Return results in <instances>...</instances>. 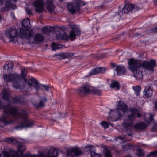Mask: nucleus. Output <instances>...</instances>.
I'll return each instance as SVG.
<instances>
[{
	"instance_id": "f3484780",
	"label": "nucleus",
	"mask_w": 157,
	"mask_h": 157,
	"mask_svg": "<svg viewBox=\"0 0 157 157\" xmlns=\"http://www.w3.org/2000/svg\"><path fill=\"white\" fill-rule=\"evenodd\" d=\"M106 71V69L103 67H97L93 69L89 73V76H91L99 73H103Z\"/></svg>"
},
{
	"instance_id": "13d9d810",
	"label": "nucleus",
	"mask_w": 157,
	"mask_h": 157,
	"mask_svg": "<svg viewBox=\"0 0 157 157\" xmlns=\"http://www.w3.org/2000/svg\"><path fill=\"white\" fill-rule=\"evenodd\" d=\"M1 19H2L1 17V16L0 15V21L1 20Z\"/></svg>"
},
{
	"instance_id": "79ce46f5",
	"label": "nucleus",
	"mask_w": 157,
	"mask_h": 157,
	"mask_svg": "<svg viewBox=\"0 0 157 157\" xmlns=\"http://www.w3.org/2000/svg\"><path fill=\"white\" fill-rule=\"evenodd\" d=\"M3 155V157H12L11 154L6 151H4Z\"/></svg>"
},
{
	"instance_id": "1a4fd4ad",
	"label": "nucleus",
	"mask_w": 157,
	"mask_h": 157,
	"mask_svg": "<svg viewBox=\"0 0 157 157\" xmlns=\"http://www.w3.org/2000/svg\"><path fill=\"white\" fill-rule=\"evenodd\" d=\"M85 5L84 2L82 1H77L73 3L68 4L67 5V8L69 12L71 14L78 11L81 6Z\"/></svg>"
},
{
	"instance_id": "bf43d9fd",
	"label": "nucleus",
	"mask_w": 157,
	"mask_h": 157,
	"mask_svg": "<svg viewBox=\"0 0 157 157\" xmlns=\"http://www.w3.org/2000/svg\"><path fill=\"white\" fill-rule=\"evenodd\" d=\"M156 3L157 4V0H156Z\"/></svg>"
},
{
	"instance_id": "f8f14e48",
	"label": "nucleus",
	"mask_w": 157,
	"mask_h": 157,
	"mask_svg": "<svg viewBox=\"0 0 157 157\" xmlns=\"http://www.w3.org/2000/svg\"><path fill=\"white\" fill-rule=\"evenodd\" d=\"M36 0L33 2V5L35 8V10L39 13H41L44 10V0Z\"/></svg>"
},
{
	"instance_id": "b1692460",
	"label": "nucleus",
	"mask_w": 157,
	"mask_h": 157,
	"mask_svg": "<svg viewBox=\"0 0 157 157\" xmlns=\"http://www.w3.org/2000/svg\"><path fill=\"white\" fill-rule=\"evenodd\" d=\"M147 126V124L142 122L138 123L135 124L134 128L138 130L141 131L145 129Z\"/></svg>"
},
{
	"instance_id": "58836bf2",
	"label": "nucleus",
	"mask_w": 157,
	"mask_h": 157,
	"mask_svg": "<svg viewBox=\"0 0 157 157\" xmlns=\"http://www.w3.org/2000/svg\"><path fill=\"white\" fill-rule=\"evenodd\" d=\"M151 156H153V157H157V150L150 152L147 155V157H150Z\"/></svg>"
},
{
	"instance_id": "4d7b16f0",
	"label": "nucleus",
	"mask_w": 157,
	"mask_h": 157,
	"mask_svg": "<svg viewBox=\"0 0 157 157\" xmlns=\"http://www.w3.org/2000/svg\"><path fill=\"white\" fill-rule=\"evenodd\" d=\"M116 16L119 15V13H116Z\"/></svg>"
},
{
	"instance_id": "cd10ccee",
	"label": "nucleus",
	"mask_w": 157,
	"mask_h": 157,
	"mask_svg": "<svg viewBox=\"0 0 157 157\" xmlns=\"http://www.w3.org/2000/svg\"><path fill=\"white\" fill-rule=\"evenodd\" d=\"M27 73V70L25 68H22L21 69V76L23 78V79L25 83L28 84V81H27V80L25 78V77L26 76V75Z\"/></svg>"
},
{
	"instance_id": "6e6d98bb",
	"label": "nucleus",
	"mask_w": 157,
	"mask_h": 157,
	"mask_svg": "<svg viewBox=\"0 0 157 157\" xmlns=\"http://www.w3.org/2000/svg\"><path fill=\"white\" fill-rule=\"evenodd\" d=\"M6 64L5 65H4V66H3V69H4V70H6Z\"/></svg>"
},
{
	"instance_id": "052dcab7",
	"label": "nucleus",
	"mask_w": 157,
	"mask_h": 157,
	"mask_svg": "<svg viewBox=\"0 0 157 157\" xmlns=\"http://www.w3.org/2000/svg\"><path fill=\"white\" fill-rule=\"evenodd\" d=\"M1 154H0V157H1Z\"/></svg>"
},
{
	"instance_id": "603ef678",
	"label": "nucleus",
	"mask_w": 157,
	"mask_h": 157,
	"mask_svg": "<svg viewBox=\"0 0 157 157\" xmlns=\"http://www.w3.org/2000/svg\"><path fill=\"white\" fill-rule=\"evenodd\" d=\"M111 66L112 67V68H114V67H115L116 66V65H115V64H114V63H112L111 64Z\"/></svg>"
},
{
	"instance_id": "de8ad7c7",
	"label": "nucleus",
	"mask_w": 157,
	"mask_h": 157,
	"mask_svg": "<svg viewBox=\"0 0 157 157\" xmlns=\"http://www.w3.org/2000/svg\"><path fill=\"white\" fill-rule=\"evenodd\" d=\"M6 3V2L5 0H0V6H3V5L5 4Z\"/></svg>"
},
{
	"instance_id": "7c9ffc66",
	"label": "nucleus",
	"mask_w": 157,
	"mask_h": 157,
	"mask_svg": "<svg viewBox=\"0 0 157 157\" xmlns=\"http://www.w3.org/2000/svg\"><path fill=\"white\" fill-rule=\"evenodd\" d=\"M132 88L135 91V94L136 96H139L141 90L140 87L139 85H137L136 86H133Z\"/></svg>"
},
{
	"instance_id": "c756f323",
	"label": "nucleus",
	"mask_w": 157,
	"mask_h": 157,
	"mask_svg": "<svg viewBox=\"0 0 157 157\" xmlns=\"http://www.w3.org/2000/svg\"><path fill=\"white\" fill-rule=\"evenodd\" d=\"M110 87L112 88H116L117 90H119L120 88L119 82L113 80H111Z\"/></svg>"
},
{
	"instance_id": "72a5a7b5",
	"label": "nucleus",
	"mask_w": 157,
	"mask_h": 157,
	"mask_svg": "<svg viewBox=\"0 0 157 157\" xmlns=\"http://www.w3.org/2000/svg\"><path fill=\"white\" fill-rule=\"evenodd\" d=\"M22 99L21 98L17 97L13 98L12 99V101L14 103L21 104L23 101L21 100Z\"/></svg>"
},
{
	"instance_id": "f03ea898",
	"label": "nucleus",
	"mask_w": 157,
	"mask_h": 157,
	"mask_svg": "<svg viewBox=\"0 0 157 157\" xmlns=\"http://www.w3.org/2000/svg\"><path fill=\"white\" fill-rule=\"evenodd\" d=\"M128 69L132 72L143 67L152 73L154 71V68L156 66V61L154 59L149 61L144 60L140 63V61L132 58L128 59Z\"/></svg>"
},
{
	"instance_id": "a211bd4d",
	"label": "nucleus",
	"mask_w": 157,
	"mask_h": 157,
	"mask_svg": "<svg viewBox=\"0 0 157 157\" xmlns=\"http://www.w3.org/2000/svg\"><path fill=\"white\" fill-rule=\"evenodd\" d=\"M61 33L59 31L57 30L55 32L56 35V38L58 40H67L69 38L68 36L65 33Z\"/></svg>"
},
{
	"instance_id": "9d476101",
	"label": "nucleus",
	"mask_w": 157,
	"mask_h": 157,
	"mask_svg": "<svg viewBox=\"0 0 157 157\" xmlns=\"http://www.w3.org/2000/svg\"><path fill=\"white\" fill-rule=\"evenodd\" d=\"M28 85L29 86H33L36 89V92H38L41 87L43 86L46 91H48L49 87L46 85L40 84L34 78H31L29 80Z\"/></svg>"
},
{
	"instance_id": "c9c22d12",
	"label": "nucleus",
	"mask_w": 157,
	"mask_h": 157,
	"mask_svg": "<svg viewBox=\"0 0 157 157\" xmlns=\"http://www.w3.org/2000/svg\"><path fill=\"white\" fill-rule=\"evenodd\" d=\"M6 66L8 67V70L10 71L13 69L14 66V63L13 62L10 61L6 64Z\"/></svg>"
},
{
	"instance_id": "f704fd0d",
	"label": "nucleus",
	"mask_w": 157,
	"mask_h": 157,
	"mask_svg": "<svg viewBox=\"0 0 157 157\" xmlns=\"http://www.w3.org/2000/svg\"><path fill=\"white\" fill-rule=\"evenodd\" d=\"M93 90H91L90 93L100 95L101 93V91L100 90L95 89L93 87Z\"/></svg>"
},
{
	"instance_id": "423d86ee",
	"label": "nucleus",
	"mask_w": 157,
	"mask_h": 157,
	"mask_svg": "<svg viewBox=\"0 0 157 157\" xmlns=\"http://www.w3.org/2000/svg\"><path fill=\"white\" fill-rule=\"evenodd\" d=\"M3 78L5 81L12 82L13 83V86L16 89L20 88L19 84L20 75L17 73L10 74L8 75H4Z\"/></svg>"
},
{
	"instance_id": "09e8293b",
	"label": "nucleus",
	"mask_w": 157,
	"mask_h": 157,
	"mask_svg": "<svg viewBox=\"0 0 157 157\" xmlns=\"http://www.w3.org/2000/svg\"><path fill=\"white\" fill-rule=\"evenodd\" d=\"M152 31L153 32L157 33V27L153 29Z\"/></svg>"
},
{
	"instance_id": "f257e3e1",
	"label": "nucleus",
	"mask_w": 157,
	"mask_h": 157,
	"mask_svg": "<svg viewBox=\"0 0 157 157\" xmlns=\"http://www.w3.org/2000/svg\"><path fill=\"white\" fill-rule=\"evenodd\" d=\"M11 115L15 118L20 119L23 121V122L15 127L17 129H21L23 128H29L34 124L33 121L28 118V113L26 111L22 110L18 112V109L15 107L5 109L2 118L0 120L5 123V125L10 124L14 121L12 120H7V118L10 117Z\"/></svg>"
},
{
	"instance_id": "3c124183",
	"label": "nucleus",
	"mask_w": 157,
	"mask_h": 157,
	"mask_svg": "<svg viewBox=\"0 0 157 157\" xmlns=\"http://www.w3.org/2000/svg\"><path fill=\"white\" fill-rule=\"evenodd\" d=\"M150 117L149 118V121H151L153 119V116L150 114Z\"/></svg>"
},
{
	"instance_id": "a878e982",
	"label": "nucleus",
	"mask_w": 157,
	"mask_h": 157,
	"mask_svg": "<svg viewBox=\"0 0 157 157\" xmlns=\"http://www.w3.org/2000/svg\"><path fill=\"white\" fill-rule=\"evenodd\" d=\"M55 29L53 27H50L49 28L44 27L41 29L42 32L46 35H48L50 32H53Z\"/></svg>"
},
{
	"instance_id": "6ab92c4d",
	"label": "nucleus",
	"mask_w": 157,
	"mask_h": 157,
	"mask_svg": "<svg viewBox=\"0 0 157 157\" xmlns=\"http://www.w3.org/2000/svg\"><path fill=\"white\" fill-rule=\"evenodd\" d=\"M115 70L116 71L118 75H124L126 72V67L123 65H118L116 66Z\"/></svg>"
},
{
	"instance_id": "8fccbe9b",
	"label": "nucleus",
	"mask_w": 157,
	"mask_h": 157,
	"mask_svg": "<svg viewBox=\"0 0 157 157\" xmlns=\"http://www.w3.org/2000/svg\"><path fill=\"white\" fill-rule=\"evenodd\" d=\"M140 35V34L138 33H134V36H138Z\"/></svg>"
},
{
	"instance_id": "2f4dec72",
	"label": "nucleus",
	"mask_w": 157,
	"mask_h": 157,
	"mask_svg": "<svg viewBox=\"0 0 157 157\" xmlns=\"http://www.w3.org/2000/svg\"><path fill=\"white\" fill-rule=\"evenodd\" d=\"M93 146L92 145H89L88 146H86V148H89V150L90 152L91 155L92 157H101V155L99 154H95L94 152H93V153L94 154V156H93L92 152L91 151V149L92 147Z\"/></svg>"
},
{
	"instance_id": "39448f33",
	"label": "nucleus",
	"mask_w": 157,
	"mask_h": 157,
	"mask_svg": "<svg viewBox=\"0 0 157 157\" xmlns=\"http://www.w3.org/2000/svg\"><path fill=\"white\" fill-rule=\"evenodd\" d=\"M118 103L117 108L113 110H111V113H109V114H111L113 115L112 117L115 118L113 120L114 121L120 119L124 116L125 113L127 110L126 106L123 101H120Z\"/></svg>"
},
{
	"instance_id": "5701e85b",
	"label": "nucleus",
	"mask_w": 157,
	"mask_h": 157,
	"mask_svg": "<svg viewBox=\"0 0 157 157\" xmlns=\"http://www.w3.org/2000/svg\"><path fill=\"white\" fill-rule=\"evenodd\" d=\"M74 54L72 53H62L56 54L55 56H57L59 59H62L70 58Z\"/></svg>"
},
{
	"instance_id": "6e6552de",
	"label": "nucleus",
	"mask_w": 157,
	"mask_h": 157,
	"mask_svg": "<svg viewBox=\"0 0 157 157\" xmlns=\"http://www.w3.org/2000/svg\"><path fill=\"white\" fill-rule=\"evenodd\" d=\"M131 114H128V119L126 120L124 123V126L126 129H130L132 126L133 120L136 117V113L137 112V109L133 108L130 110Z\"/></svg>"
},
{
	"instance_id": "37998d69",
	"label": "nucleus",
	"mask_w": 157,
	"mask_h": 157,
	"mask_svg": "<svg viewBox=\"0 0 157 157\" xmlns=\"http://www.w3.org/2000/svg\"><path fill=\"white\" fill-rule=\"evenodd\" d=\"M52 48L53 50H55L57 49H58L59 47L57 44L55 43H52Z\"/></svg>"
},
{
	"instance_id": "bb28decb",
	"label": "nucleus",
	"mask_w": 157,
	"mask_h": 157,
	"mask_svg": "<svg viewBox=\"0 0 157 157\" xmlns=\"http://www.w3.org/2000/svg\"><path fill=\"white\" fill-rule=\"evenodd\" d=\"M4 5L5 6L1 9L0 11L1 12H4L10 10L13 6L12 4L9 3L7 1L6 2V4Z\"/></svg>"
},
{
	"instance_id": "864d4df0",
	"label": "nucleus",
	"mask_w": 157,
	"mask_h": 157,
	"mask_svg": "<svg viewBox=\"0 0 157 157\" xmlns=\"http://www.w3.org/2000/svg\"><path fill=\"white\" fill-rule=\"evenodd\" d=\"M102 9L105 8V5H102L100 6H99Z\"/></svg>"
},
{
	"instance_id": "c85d7f7f",
	"label": "nucleus",
	"mask_w": 157,
	"mask_h": 157,
	"mask_svg": "<svg viewBox=\"0 0 157 157\" xmlns=\"http://www.w3.org/2000/svg\"><path fill=\"white\" fill-rule=\"evenodd\" d=\"M10 93L6 90H3V98L7 101H10Z\"/></svg>"
},
{
	"instance_id": "473e14b6",
	"label": "nucleus",
	"mask_w": 157,
	"mask_h": 157,
	"mask_svg": "<svg viewBox=\"0 0 157 157\" xmlns=\"http://www.w3.org/2000/svg\"><path fill=\"white\" fill-rule=\"evenodd\" d=\"M132 134H128L124 136V137L120 136V139L124 141L125 139L127 141H129L132 139Z\"/></svg>"
},
{
	"instance_id": "49530a36",
	"label": "nucleus",
	"mask_w": 157,
	"mask_h": 157,
	"mask_svg": "<svg viewBox=\"0 0 157 157\" xmlns=\"http://www.w3.org/2000/svg\"><path fill=\"white\" fill-rule=\"evenodd\" d=\"M142 115V114L141 113H139L138 112V110L137 109V112L136 113V115L138 118L140 117Z\"/></svg>"
},
{
	"instance_id": "e433bc0d",
	"label": "nucleus",
	"mask_w": 157,
	"mask_h": 157,
	"mask_svg": "<svg viewBox=\"0 0 157 157\" xmlns=\"http://www.w3.org/2000/svg\"><path fill=\"white\" fill-rule=\"evenodd\" d=\"M104 153L105 157H112L110 151L109 150H105Z\"/></svg>"
},
{
	"instance_id": "aec40b11",
	"label": "nucleus",
	"mask_w": 157,
	"mask_h": 157,
	"mask_svg": "<svg viewBox=\"0 0 157 157\" xmlns=\"http://www.w3.org/2000/svg\"><path fill=\"white\" fill-rule=\"evenodd\" d=\"M143 68L142 67L140 69H137L132 71L134 77L136 80H140L142 78L143 75L142 73V71Z\"/></svg>"
},
{
	"instance_id": "393cba45",
	"label": "nucleus",
	"mask_w": 157,
	"mask_h": 157,
	"mask_svg": "<svg viewBox=\"0 0 157 157\" xmlns=\"http://www.w3.org/2000/svg\"><path fill=\"white\" fill-rule=\"evenodd\" d=\"M46 9L50 12L54 11L55 6L54 5L52 0H47Z\"/></svg>"
},
{
	"instance_id": "4be33fe9",
	"label": "nucleus",
	"mask_w": 157,
	"mask_h": 157,
	"mask_svg": "<svg viewBox=\"0 0 157 157\" xmlns=\"http://www.w3.org/2000/svg\"><path fill=\"white\" fill-rule=\"evenodd\" d=\"M33 37L34 42L38 43L42 42L44 40V36L41 34L36 33L34 36L33 35L32 37Z\"/></svg>"
},
{
	"instance_id": "a19ab883",
	"label": "nucleus",
	"mask_w": 157,
	"mask_h": 157,
	"mask_svg": "<svg viewBox=\"0 0 157 157\" xmlns=\"http://www.w3.org/2000/svg\"><path fill=\"white\" fill-rule=\"evenodd\" d=\"M5 141L6 142L8 143H15L16 141L14 139H12L11 138H6L5 139Z\"/></svg>"
},
{
	"instance_id": "5fc2aeb1",
	"label": "nucleus",
	"mask_w": 157,
	"mask_h": 157,
	"mask_svg": "<svg viewBox=\"0 0 157 157\" xmlns=\"http://www.w3.org/2000/svg\"><path fill=\"white\" fill-rule=\"evenodd\" d=\"M155 108L156 110H157V101H156L155 104Z\"/></svg>"
},
{
	"instance_id": "a18cd8bd",
	"label": "nucleus",
	"mask_w": 157,
	"mask_h": 157,
	"mask_svg": "<svg viewBox=\"0 0 157 157\" xmlns=\"http://www.w3.org/2000/svg\"><path fill=\"white\" fill-rule=\"evenodd\" d=\"M25 11L27 14H28L30 15L32 13L31 10L27 8H25Z\"/></svg>"
},
{
	"instance_id": "412c9836",
	"label": "nucleus",
	"mask_w": 157,
	"mask_h": 157,
	"mask_svg": "<svg viewBox=\"0 0 157 157\" xmlns=\"http://www.w3.org/2000/svg\"><path fill=\"white\" fill-rule=\"evenodd\" d=\"M153 90L151 87L147 86L145 87L144 93V98H149L153 95Z\"/></svg>"
},
{
	"instance_id": "2eb2a0df",
	"label": "nucleus",
	"mask_w": 157,
	"mask_h": 157,
	"mask_svg": "<svg viewBox=\"0 0 157 157\" xmlns=\"http://www.w3.org/2000/svg\"><path fill=\"white\" fill-rule=\"evenodd\" d=\"M70 27L71 29V30L69 33V38H70L73 40L76 37V35H79L80 34V31L76 28V26L75 25H70Z\"/></svg>"
},
{
	"instance_id": "ea45409f",
	"label": "nucleus",
	"mask_w": 157,
	"mask_h": 157,
	"mask_svg": "<svg viewBox=\"0 0 157 157\" xmlns=\"http://www.w3.org/2000/svg\"><path fill=\"white\" fill-rule=\"evenodd\" d=\"M137 154L138 156L143 157L144 156V154L143 150L140 148H138L137 149Z\"/></svg>"
},
{
	"instance_id": "9b49d317",
	"label": "nucleus",
	"mask_w": 157,
	"mask_h": 157,
	"mask_svg": "<svg viewBox=\"0 0 157 157\" xmlns=\"http://www.w3.org/2000/svg\"><path fill=\"white\" fill-rule=\"evenodd\" d=\"M5 34L6 36L10 39L11 42L14 41L15 38L18 35V31L15 28L10 27L6 31Z\"/></svg>"
},
{
	"instance_id": "680f3d73",
	"label": "nucleus",
	"mask_w": 157,
	"mask_h": 157,
	"mask_svg": "<svg viewBox=\"0 0 157 157\" xmlns=\"http://www.w3.org/2000/svg\"><path fill=\"white\" fill-rule=\"evenodd\" d=\"M110 124L111 125H112L110 123Z\"/></svg>"
},
{
	"instance_id": "0eeeda50",
	"label": "nucleus",
	"mask_w": 157,
	"mask_h": 157,
	"mask_svg": "<svg viewBox=\"0 0 157 157\" xmlns=\"http://www.w3.org/2000/svg\"><path fill=\"white\" fill-rule=\"evenodd\" d=\"M119 9V13L122 14L128 13H133L138 11L140 8L137 5L132 4H125L122 9Z\"/></svg>"
},
{
	"instance_id": "7ed1b4c3",
	"label": "nucleus",
	"mask_w": 157,
	"mask_h": 157,
	"mask_svg": "<svg viewBox=\"0 0 157 157\" xmlns=\"http://www.w3.org/2000/svg\"><path fill=\"white\" fill-rule=\"evenodd\" d=\"M18 149L21 154H19L16 152L13 155V157H57L58 155L57 151L53 148H51L46 153H41L38 155L23 154V153L25 150V147L23 146H19Z\"/></svg>"
},
{
	"instance_id": "dca6fc26",
	"label": "nucleus",
	"mask_w": 157,
	"mask_h": 157,
	"mask_svg": "<svg viewBox=\"0 0 157 157\" xmlns=\"http://www.w3.org/2000/svg\"><path fill=\"white\" fill-rule=\"evenodd\" d=\"M40 99L38 102H33V105L35 108H39L44 107L45 106V103L47 101V99L45 97H40Z\"/></svg>"
},
{
	"instance_id": "20e7f679",
	"label": "nucleus",
	"mask_w": 157,
	"mask_h": 157,
	"mask_svg": "<svg viewBox=\"0 0 157 157\" xmlns=\"http://www.w3.org/2000/svg\"><path fill=\"white\" fill-rule=\"evenodd\" d=\"M22 27L20 29L19 37L21 38L30 40L34 35V32L29 30L30 22L28 18L24 19L22 23Z\"/></svg>"
},
{
	"instance_id": "c03bdc74",
	"label": "nucleus",
	"mask_w": 157,
	"mask_h": 157,
	"mask_svg": "<svg viewBox=\"0 0 157 157\" xmlns=\"http://www.w3.org/2000/svg\"><path fill=\"white\" fill-rule=\"evenodd\" d=\"M7 108V107L4 105L3 103L0 101V109H5Z\"/></svg>"
},
{
	"instance_id": "4c0bfd02",
	"label": "nucleus",
	"mask_w": 157,
	"mask_h": 157,
	"mask_svg": "<svg viewBox=\"0 0 157 157\" xmlns=\"http://www.w3.org/2000/svg\"><path fill=\"white\" fill-rule=\"evenodd\" d=\"M101 124L103 127L105 129H106L108 128L109 124L108 123L103 121L101 122Z\"/></svg>"
},
{
	"instance_id": "ddd939ff",
	"label": "nucleus",
	"mask_w": 157,
	"mask_h": 157,
	"mask_svg": "<svg viewBox=\"0 0 157 157\" xmlns=\"http://www.w3.org/2000/svg\"><path fill=\"white\" fill-rule=\"evenodd\" d=\"M83 151L78 148L74 147L68 151L67 153V157H74L78 156L83 154Z\"/></svg>"
},
{
	"instance_id": "4468645a",
	"label": "nucleus",
	"mask_w": 157,
	"mask_h": 157,
	"mask_svg": "<svg viewBox=\"0 0 157 157\" xmlns=\"http://www.w3.org/2000/svg\"><path fill=\"white\" fill-rule=\"evenodd\" d=\"M93 89V86H90L87 83H85L79 89L78 93L80 95L87 94L90 93Z\"/></svg>"
}]
</instances>
